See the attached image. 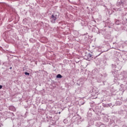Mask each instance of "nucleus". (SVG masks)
<instances>
[{
	"label": "nucleus",
	"instance_id": "4",
	"mask_svg": "<svg viewBox=\"0 0 127 127\" xmlns=\"http://www.w3.org/2000/svg\"><path fill=\"white\" fill-rule=\"evenodd\" d=\"M88 56H89V57H90V58L92 57V56L91 55H90V54L88 55Z\"/></svg>",
	"mask_w": 127,
	"mask_h": 127
},
{
	"label": "nucleus",
	"instance_id": "3",
	"mask_svg": "<svg viewBox=\"0 0 127 127\" xmlns=\"http://www.w3.org/2000/svg\"><path fill=\"white\" fill-rule=\"evenodd\" d=\"M25 74L27 75L28 76H29V73H28L27 72H25Z\"/></svg>",
	"mask_w": 127,
	"mask_h": 127
},
{
	"label": "nucleus",
	"instance_id": "6",
	"mask_svg": "<svg viewBox=\"0 0 127 127\" xmlns=\"http://www.w3.org/2000/svg\"><path fill=\"white\" fill-rule=\"evenodd\" d=\"M10 69H11V67H10Z\"/></svg>",
	"mask_w": 127,
	"mask_h": 127
},
{
	"label": "nucleus",
	"instance_id": "1",
	"mask_svg": "<svg viewBox=\"0 0 127 127\" xmlns=\"http://www.w3.org/2000/svg\"><path fill=\"white\" fill-rule=\"evenodd\" d=\"M51 22L52 23H55V21L57 19V17L56 15H52V16L50 17Z\"/></svg>",
	"mask_w": 127,
	"mask_h": 127
},
{
	"label": "nucleus",
	"instance_id": "2",
	"mask_svg": "<svg viewBox=\"0 0 127 127\" xmlns=\"http://www.w3.org/2000/svg\"><path fill=\"white\" fill-rule=\"evenodd\" d=\"M57 78H62V75H61V74H58L57 76Z\"/></svg>",
	"mask_w": 127,
	"mask_h": 127
},
{
	"label": "nucleus",
	"instance_id": "5",
	"mask_svg": "<svg viewBox=\"0 0 127 127\" xmlns=\"http://www.w3.org/2000/svg\"><path fill=\"white\" fill-rule=\"evenodd\" d=\"M1 88H2V86L0 85V89H1Z\"/></svg>",
	"mask_w": 127,
	"mask_h": 127
}]
</instances>
